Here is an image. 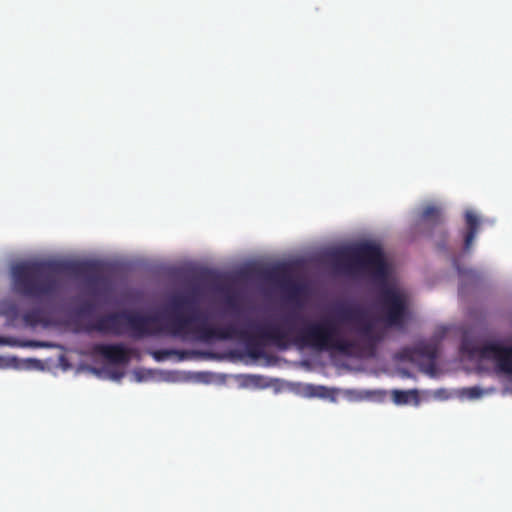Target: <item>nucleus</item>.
I'll return each instance as SVG.
<instances>
[{
    "label": "nucleus",
    "mask_w": 512,
    "mask_h": 512,
    "mask_svg": "<svg viewBox=\"0 0 512 512\" xmlns=\"http://www.w3.org/2000/svg\"><path fill=\"white\" fill-rule=\"evenodd\" d=\"M200 294V289L193 287L186 293L172 296L169 302L171 314L164 328L157 316L123 311L96 318L88 326V331L115 336L129 331L130 336L136 339L159 335L163 331L175 337H193L202 342L240 339L252 355L259 352L264 342H270L280 349H287L292 343L310 347V323L300 329L295 337H291L296 313H290L284 319L286 327L251 323L250 328H239L232 322L224 326H212L199 313Z\"/></svg>",
    "instance_id": "nucleus-1"
},
{
    "label": "nucleus",
    "mask_w": 512,
    "mask_h": 512,
    "mask_svg": "<svg viewBox=\"0 0 512 512\" xmlns=\"http://www.w3.org/2000/svg\"><path fill=\"white\" fill-rule=\"evenodd\" d=\"M64 273L87 276L93 283L99 279V267L90 262L39 261L19 264L13 268L17 291L38 299L56 296L62 287L58 276Z\"/></svg>",
    "instance_id": "nucleus-2"
},
{
    "label": "nucleus",
    "mask_w": 512,
    "mask_h": 512,
    "mask_svg": "<svg viewBox=\"0 0 512 512\" xmlns=\"http://www.w3.org/2000/svg\"><path fill=\"white\" fill-rule=\"evenodd\" d=\"M334 266L345 274L369 273L375 279L385 280L387 266L380 246L364 242L332 254Z\"/></svg>",
    "instance_id": "nucleus-3"
},
{
    "label": "nucleus",
    "mask_w": 512,
    "mask_h": 512,
    "mask_svg": "<svg viewBox=\"0 0 512 512\" xmlns=\"http://www.w3.org/2000/svg\"><path fill=\"white\" fill-rule=\"evenodd\" d=\"M383 321L388 327L405 328L410 318L407 296L393 287H384L379 295Z\"/></svg>",
    "instance_id": "nucleus-4"
},
{
    "label": "nucleus",
    "mask_w": 512,
    "mask_h": 512,
    "mask_svg": "<svg viewBox=\"0 0 512 512\" xmlns=\"http://www.w3.org/2000/svg\"><path fill=\"white\" fill-rule=\"evenodd\" d=\"M335 312L339 322L351 323L356 326L359 334L366 339L368 355L373 356L381 337L374 333L373 324L368 318L367 311L357 305H340Z\"/></svg>",
    "instance_id": "nucleus-5"
},
{
    "label": "nucleus",
    "mask_w": 512,
    "mask_h": 512,
    "mask_svg": "<svg viewBox=\"0 0 512 512\" xmlns=\"http://www.w3.org/2000/svg\"><path fill=\"white\" fill-rule=\"evenodd\" d=\"M462 349L468 352L470 356L493 360L499 372L512 375V346L506 347L495 341H488L482 345L464 341Z\"/></svg>",
    "instance_id": "nucleus-6"
},
{
    "label": "nucleus",
    "mask_w": 512,
    "mask_h": 512,
    "mask_svg": "<svg viewBox=\"0 0 512 512\" xmlns=\"http://www.w3.org/2000/svg\"><path fill=\"white\" fill-rule=\"evenodd\" d=\"M93 351L113 364H127L131 358V350L120 343L97 344Z\"/></svg>",
    "instance_id": "nucleus-7"
},
{
    "label": "nucleus",
    "mask_w": 512,
    "mask_h": 512,
    "mask_svg": "<svg viewBox=\"0 0 512 512\" xmlns=\"http://www.w3.org/2000/svg\"><path fill=\"white\" fill-rule=\"evenodd\" d=\"M271 274L278 281L280 288L287 294L288 298L293 302H297L305 290L304 285L293 280L285 268H276Z\"/></svg>",
    "instance_id": "nucleus-8"
},
{
    "label": "nucleus",
    "mask_w": 512,
    "mask_h": 512,
    "mask_svg": "<svg viewBox=\"0 0 512 512\" xmlns=\"http://www.w3.org/2000/svg\"><path fill=\"white\" fill-rule=\"evenodd\" d=\"M466 229L463 233L464 250L469 251L473 245L475 237L478 233L480 220L478 216L471 210L465 212Z\"/></svg>",
    "instance_id": "nucleus-9"
},
{
    "label": "nucleus",
    "mask_w": 512,
    "mask_h": 512,
    "mask_svg": "<svg viewBox=\"0 0 512 512\" xmlns=\"http://www.w3.org/2000/svg\"><path fill=\"white\" fill-rule=\"evenodd\" d=\"M421 218L433 224H439L443 221V211L440 206L430 204L423 208Z\"/></svg>",
    "instance_id": "nucleus-10"
},
{
    "label": "nucleus",
    "mask_w": 512,
    "mask_h": 512,
    "mask_svg": "<svg viewBox=\"0 0 512 512\" xmlns=\"http://www.w3.org/2000/svg\"><path fill=\"white\" fill-rule=\"evenodd\" d=\"M23 320L28 326L36 327L39 324L45 323V315L41 309L35 308L26 311L23 314Z\"/></svg>",
    "instance_id": "nucleus-11"
},
{
    "label": "nucleus",
    "mask_w": 512,
    "mask_h": 512,
    "mask_svg": "<svg viewBox=\"0 0 512 512\" xmlns=\"http://www.w3.org/2000/svg\"><path fill=\"white\" fill-rule=\"evenodd\" d=\"M393 401L398 405L408 404L411 401H418V392L416 390L393 391Z\"/></svg>",
    "instance_id": "nucleus-12"
},
{
    "label": "nucleus",
    "mask_w": 512,
    "mask_h": 512,
    "mask_svg": "<svg viewBox=\"0 0 512 512\" xmlns=\"http://www.w3.org/2000/svg\"><path fill=\"white\" fill-rule=\"evenodd\" d=\"M414 352L429 360H435L437 358L438 349L435 344L422 343L414 348Z\"/></svg>",
    "instance_id": "nucleus-13"
},
{
    "label": "nucleus",
    "mask_w": 512,
    "mask_h": 512,
    "mask_svg": "<svg viewBox=\"0 0 512 512\" xmlns=\"http://www.w3.org/2000/svg\"><path fill=\"white\" fill-rule=\"evenodd\" d=\"M469 392L471 397H478L480 395V390L476 387L471 388Z\"/></svg>",
    "instance_id": "nucleus-14"
},
{
    "label": "nucleus",
    "mask_w": 512,
    "mask_h": 512,
    "mask_svg": "<svg viewBox=\"0 0 512 512\" xmlns=\"http://www.w3.org/2000/svg\"><path fill=\"white\" fill-rule=\"evenodd\" d=\"M440 249H445V244H439Z\"/></svg>",
    "instance_id": "nucleus-15"
},
{
    "label": "nucleus",
    "mask_w": 512,
    "mask_h": 512,
    "mask_svg": "<svg viewBox=\"0 0 512 512\" xmlns=\"http://www.w3.org/2000/svg\"><path fill=\"white\" fill-rule=\"evenodd\" d=\"M457 270H458V273L464 274V272L459 267H457Z\"/></svg>",
    "instance_id": "nucleus-16"
}]
</instances>
